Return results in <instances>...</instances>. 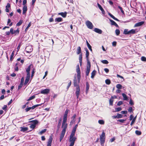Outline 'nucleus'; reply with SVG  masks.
Returning <instances> with one entry per match:
<instances>
[{
    "instance_id": "obj_47",
    "label": "nucleus",
    "mask_w": 146,
    "mask_h": 146,
    "mask_svg": "<svg viewBox=\"0 0 146 146\" xmlns=\"http://www.w3.org/2000/svg\"><path fill=\"white\" fill-rule=\"evenodd\" d=\"M141 60L143 61H146V57L145 56H142L141 57Z\"/></svg>"
},
{
    "instance_id": "obj_26",
    "label": "nucleus",
    "mask_w": 146,
    "mask_h": 146,
    "mask_svg": "<svg viewBox=\"0 0 146 146\" xmlns=\"http://www.w3.org/2000/svg\"><path fill=\"white\" fill-rule=\"evenodd\" d=\"M61 121L62 119L61 118H60L59 120L57 126L58 131V130L60 128V125H61Z\"/></svg>"
},
{
    "instance_id": "obj_24",
    "label": "nucleus",
    "mask_w": 146,
    "mask_h": 146,
    "mask_svg": "<svg viewBox=\"0 0 146 146\" xmlns=\"http://www.w3.org/2000/svg\"><path fill=\"white\" fill-rule=\"evenodd\" d=\"M78 126V124H76L74 126V127L73 128V129L71 133H75L76 131V129Z\"/></svg>"
},
{
    "instance_id": "obj_62",
    "label": "nucleus",
    "mask_w": 146,
    "mask_h": 146,
    "mask_svg": "<svg viewBox=\"0 0 146 146\" xmlns=\"http://www.w3.org/2000/svg\"><path fill=\"white\" fill-rule=\"evenodd\" d=\"M24 77H23L21 79V82L20 83H22V84H23V83H24Z\"/></svg>"
},
{
    "instance_id": "obj_9",
    "label": "nucleus",
    "mask_w": 146,
    "mask_h": 146,
    "mask_svg": "<svg viewBox=\"0 0 146 146\" xmlns=\"http://www.w3.org/2000/svg\"><path fill=\"white\" fill-rule=\"evenodd\" d=\"M50 90L49 89L46 88L42 90H41L40 93L41 94H48L49 93Z\"/></svg>"
},
{
    "instance_id": "obj_16",
    "label": "nucleus",
    "mask_w": 146,
    "mask_h": 146,
    "mask_svg": "<svg viewBox=\"0 0 146 146\" xmlns=\"http://www.w3.org/2000/svg\"><path fill=\"white\" fill-rule=\"evenodd\" d=\"M110 22H111V24L112 25H114L116 27H118L119 26L113 20L111 19L110 20Z\"/></svg>"
},
{
    "instance_id": "obj_36",
    "label": "nucleus",
    "mask_w": 146,
    "mask_h": 146,
    "mask_svg": "<svg viewBox=\"0 0 146 146\" xmlns=\"http://www.w3.org/2000/svg\"><path fill=\"white\" fill-rule=\"evenodd\" d=\"M35 97V95H34L31 97L29 98L27 100V101H30L32 100L33 99H34Z\"/></svg>"
},
{
    "instance_id": "obj_25",
    "label": "nucleus",
    "mask_w": 146,
    "mask_h": 146,
    "mask_svg": "<svg viewBox=\"0 0 146 146\" xmlns=\"http://www.w3.org/2000/svg\"><path fill=\"white\" fill-rule=\"evenodd\" d=\"M21 129V131L24 132L28 130V128L27 127H20Z\"/></svg>"
},
{
    "instance_id": "obj_10",
    "label": "nucleus",
    "mask_w": 146,
    "mask_h": 146,
    "mask_svg": "<svg viewBox=\"0 0 146 146\" xmlns=\"http://www.w3.org/2000/svg\"><path fill=\"white\" fill-rule=\"evenodd\" d=\"M31 67H33V65L32 64H31L30 65L28 66L27 68L26 69V72L27 73V75L30 76V71Z\"/></svg>"
},
{
    "instance_id": "obj_33",
    "label": "nucleus",
    "mask_w": 146,
    "mask_h": 146,
    "mask_svg": "<svg viewBox=\"0 0 146 146\" xmlns=\"http://www.w3.org/2000/svg\"><path fill=\"white\" fill-rule=\"evenodd\" d=\"M31 23L30 22L29 23L28 26H27V27H26V28L25 29V31L26 33L29 28L31 26Z\"/></svg>"
},
{
    "instance_id": "obj_27",
    "label": "nucleus",
    "mask_w": 146,
    "mask_h": 146,
    "mask_svg": "<svg viewBox=\"0 0 146 146\" xmlns=\"http://www.w3.org/2000/svg\"><path fill=\"white\" fill-rule=\"evenodd\" d=\"M122 95L123 97V100H128L127 96L125 94L122 93Z\"/></svg>"
},
{
    "instance_id": "obj_19",
    "label": "nucleus",
    "mask_w": 146,
    "mask_h": 146,
    "mask_svg": "<svg viewBox=\"0 0 146 146\" xmlns=\"http://www.w3.org/2000/svg\"><path fill=\"white\" fill-rule=\"evenodd\" d=\"M62 18L61 17H58L56 18L55 19V22H59L63 21Z\"/></svg>"
},
{
    "instance_id": "obj_43",
    "label": "nucleus",
    "mask_w": 146,
    "mask_h": 146,
    "mask_svg": "<svg viewBox=\"0 0 146 146\" xmlns=\"http://www.w3.org/2000/svg\"><path fill=\"white\" fill-rule=\"evenodd\" d=\"M68 113V110H66L64 114L63 117H67Z\"/></svg>"
},
{
    "instance_id": "obj_13",
    "label": "nucleus",
    "mask_w": 146,
    "mask_h": 146,
    "mask_svg": "<svg viewBox=\"0 0 146 146\" xmlns=\"http://www.w3.org/2000/svg\"><path fill=\"white\" fill-rule=\"evenodd\" d=\"M144 22L143 21H141L135 24L134 27H135L141 26L144 24Z\"/></svg>"
},
{
    "instance_id": "obj_28",
    "label": "nucleus",
    "mask_w": 146,
    "mask_h": 146,
    "mask_svg": "<svg viewBox=\"0 0 146 146\" xmlns=\"http://www.w3.org/2000/svg\"><path fill=\"white\" fill-rule=\"evenodd\" d=\"M81 52V49L80 46H78L77 48L76 52L77 54H80Z\"/></svg>"
},
{
    "instance_id": "obj_50",
    "label": "nucleus",
    "mask_w": 146,
    "mask_h": 146,
    "mask_svg": "<svg viewBox=\"0 0 146 146\" xmlns=\"http://www.w3.org/2000/svg\"><path fill=\"white\" fill-rule=\"evenodd\" d=\"M115 32L117 35H118L120 33V31L119 29H116Z\"/></svg>"
},
{
    "instance_id": "obj_64",
    "label": "nucleus",
    "mask_w": 146,
    "mask_h": 146,
    "mask_svg": "<svg viewBox=\"0 0 146 146\" xmlns=\"http://www.w3.org/2000/svg\"><path fill=\"white\" fill-rule=\"evenodd\" d=\"M27 2V0H23V5H25V4Z\"/></svg>"
},
{
    "instance_id": "obj_3",
    "label": "nucleus",
    "mask_w": 146,
    "mask_h": 146,
    "mask_svg": "<svg viewBox=\"0 0 146 146\" xmlns=\"http://www.w3.org/2000/svg\"><path fill=\"white\" fill-rule=\"evenodd\" d=\"M73 83L74 86H76V90L75 92L77 98H78L80 91V89L79 85L77 84V80L76 78L75 77L73 80Z\"/></svg>"
},
{
    "instance_id": "obj_56",
    "label": "nucleus",
    "mask_w": 146,
    "mask_h": 146,
    "mask_svg": "<svg viewBox=\"0 0 146 146\" xmlns=\"http://www.w3.org/2000/svg\"><path fill=\"white\" fill-rule=\"evenodd\" d=\"M87 46L88 48L92 52V46H91L90 45V44H88V45H87Z\"/></svg>"
},
{
    "instance_id": "obj_21",
    "label": "nucleus",
    "mask_w": 146,
    "mask_h": 146,
    "mask_svg": "<svg viewBox=\"0 0 146 146\" xmlns=\"http://www.w3.org/2000/svg\"><path fill=\"white\" fill-rule=\"evenodd\" d=\"M108 15L114 20L118 21H120L117 19L115 18L113 15L111 14V13H108Z\"/></svg>"
},
{
    "instance_id": "obj_58",
    "label": "nucleus",
    "mask_w": 146,
    "mask_h": 146,
    "mask_svg": "<svg viewBox=\"0 0 146 146\" xmlns=\"http://www.w3.org/2000/svg\"><path fill=\"white\" fill-rule=\"evenodd\" d=\"M113 100H111V99L109 100V103L110 105L111 106H112L113 104Z\"/></svg>"
},
{
    "instance_id": "obj_42",
    "label": "nucleus",
    "mask_w": 146,
    "mask_h": 146,
    "mask_svg": "<svg viewBox=\"0 0 146 146\" xmlns=\"http://www.w3.org/2000/svg\"><path fill=\"white\" fill-rule=\"evenodd\" d=\"M98 123L101 125L104 124V121L103 120H99L98 121Z\"/></svg>"
},
{
    "instance_id": "obj_39",
    "label": "nucleus",
    "mask_w": 146,
    "mask_h": 146,
    "mask_svg": "<svg viewBox=\"0 0 146 146\" xmlns=\"http://www.w3.org/2000/svg\"><path fill=\"white\" fill-rule=\"evenodd\" d=\"M106 84L108 85H109L111 83L110 80L109 79H107L105 80Z\"/></svg>"
},
{
    "instance_id": "obj_22",
    "label": "nucleus",
    "mask_w": 146,
    "mask_h": 146,
    "mask_svg": "<svg viewBox=\"0 0 146 146\" xmlns=\"http://www.w3.org/2000/svg\"><path fill=\"white\" fill-rule=\"evenodd\" d=\"M79 62L80 66L82 65V54H80L79 56Z\"/></svg>"
},
{
    "instance_id": "obj_20",
    "label": "nucleus",
    "mask_w": 146,
    "mask_h": 146,
    "mask_svg": "<svg viewBox=\"0 0 146 146\" xmlns=\"http://www.w3.org/2000/svg\"><path fill=\"white\" fill-rule=\"evenodd\" d=\"M90 85L88 82H86V92L87 94Z\"/></svg>"
},
{
    "instance_id": "obj_2",
    "label": "nucleus",
    "mask_w": 146,
    "mask_h": 146,
    "mask_svg": "<svg viewBox=\"0 0 146 146\" xmlns=\"http://www.w3.org/2000/svg\"><path fill=\"white\" fill-rule=\"evenodd\" d=\"M85 50L86 51V58L87 60V64L86 66V76L89 75L91 67L90 62L89 59V52L87 48H85Z\"/></svg>"
},
{
    "instance_id": "obj_61",
    "label": "nucleus",
    "mask_w": 146,
    "mask_h": 146,
    "mask_svg": "<svg viewBox=\"0 0 146 146\" xmlns=\"http://www.w3.org/2000/svg\"><path fill=\"white\" fill-rule=\"evenodd\" d=\"M123 104V102L122 101H119L117 104V105L118 106H119Z\"/></svg>"
},
{
    "instance_id": "obj_32",
    "label": "nucleus",
    "mask_w": 146,
    "mask_h": 146,
    "mask_svg": "<svg viewBox=\"0 0 146 146\" xmlns=\"http://www.w3.org/2000/svg\"><path fill=\"white\" fill-rule=\"evenodd\" d=\"M137 117V116H136L135 117H134L133 119H132V121L130 123V125L132 126L133 124L134 123L135 120L136 119Z\"/></svg>"
},
{
    "instance_id": "obj_55",
    "label": "nucleus",
    "mask_w": 146,
    "mask_h": 146,
    "mask_svg": "<svg viewBox=\"0 0 146 146\" xmlns=\"http://www.w3.org/2000/svg\"><path fill=\"white\" fill-rule=\"evenodd\" d=\"M54 16L53 15H52V17L50 18L49 19V21L50 22H52L54 21V19L52 18V17Z\"/></svg>"
},
{
    "instance_id": "obj_5",
    "label": "nucleus",
    "mask_w": 146,
    "mask_h": 146,
    "mask_svg": "<svg viewBox=\"0 0 146 146\" xmlns=\"http://www.w3.org/2000/svg\"><path fill=\"white\" fill-rule=\"evenodd\" d=\"M106 135L104 131L102 132V134L100 135V139L101 145L103 146L105 141Z\"/></svg>"
},
{
    "instance_id": "obj_15",
    "label": "nucleus",
    "mask_w": 146,
    "mask_h": 146,
    "mask_svg": "<svg viewBox=\"0 0 146 146\" xmlns=\"http://www.w3.org/2000/svg\"><path fill=\"white\" fill-rule=\"evenodd\" d=\"M67 13L66 12H61L58 13V14L59 15H61L63 17L65 18L67 15Z\"/></svg>"
},
{
    "instance_id": "obj_38",
    "label": "nucleus",
    "mask_w": 146,
    "mask_h": 146,
    "mask_svg": "<svg viewBox=\"0 0 146 146\" xmlns=\"http://www.w3.org/2000/svg\"><path fill=\"white\" fill-rule=\"evenodd\" d=\"M46 129H44L42 130L41 131L39 132V134L40 135H42L43 133L45 132L46 131Z\"/></svg>"
},
{
    "instance_id": "obj_44",
    "label": "nucleus",
    "mask_w": 146,
    "mask_h": 146,
    "mask_svg": "<svg viewBox=\"0 0 146 146\" xmlns=\"http://www.w3.org/2000/svg\"><path fill=\"white\" fill-rule=\"evenodd\" d=\"M118 7L120 9L122 13L123 14H124V12L123 10L122 7L119 6H118Z\"/></svg>"
},
{
    "instance_id": "obj_23",
    "label": "nucleus",
    "mask_w": 146,
    "mask_h": 146,
    "mask_svg": "<svg viewBox=\"0 0 146 146\" xmlns=\"http://www.w3.org/2000/svg\"><path fill=\"white\" fill-rule=\"evenodd\" d=\"M27 7L26 5L24 6L23 8V14L24 15L27 11Z\"/></svg>"
},
{
    "instance_id": "obj_60",
    "label": "nucleus",
    "mask_w": 146,
    "mask_h": 146,
    "mask_svg": "<svg viewBox=\"0 0 146 146\" xmlns=\"http://www.w3.org/2000/svg\"><path fill=\"white\" fill-rule=\"evenodd\" d=\"M128 111L129 112H132L133 111V109H132V108L131 107H129V108L128 109Z\"/></svg>"
},
{
    "instance_id": "obj_59",
    "label": "nucleus",
    "mask_w": 146,
    "mask_h": 146,
    "mask_svg": "<svg viewBox=\"0 0 146 146\" xmlns=\"http://www.w3.org/2000/svg\"><path fill=\"white\" fill-rule=\"evenodd\" d=\"M129 103L131 106L133 105L134 104L133 102L131 99H130V100Z\"/></svg>"
},
{
    "instance_id": "obj_14",
    "label": "nucleus",
    "mask_w": 146,
    "mask_h": 146,
    "mask_svg": "<svg viewBox=\"0 0 146 146\" xmlns=\"http://www.w3.org/2000/svg\"><path fill=\"white\" fill-rule=\"evenodd\" d=\"M30 75H27L26 77V78L25 80V82L24 83V85H26L28 83V82H29L30 78Z\"/></svg>"
},
{
    "instance_id": "obj_48",
    "label": "nucleus",
    "mask_w": 146,
    "mask_h": 146,
    "mask_svg": "<svg viewBox=\"0 0 146 146\" xmlns=\"http://www.w3.org/2000/svg\"><path fill=\"white\" fill-rule=\"evenodd\" d=\"M19 30L18 29H17L16 30H14V34H15V35H16V34H19Z\"/></svg>"
},
{
    "instance_id": "obj_29",
    "label": "nucleus",
    "mask_w": 146,
    "mask_h": 146,
    "mask_svg": "<svg viewBox=\"0 0 146 146\" xmlns=\"http://www.w3.org/2000/svg\"><path fill=\"white\" fill-rule=\"evenodd\" d=\"M29 122H31L33 123V125H36L38 123V121L36 120H32Z\"/></svg>"
},
{
    "instance_id": "obj_7",
    "label": "nucleus",
    "mask_w": 146,
    "mask_h": 146,
    "mask_svg": "<svg viewBox=\"0 0 146 146\" xmlns=\"http://www.w3.org/2000/svg\"><path fill=\"white\" fill-rule=\"evenodd\" d=\"M41 104H36L33 106L32 107H29L25 109V111L26 112H27L30 111L31 109L33 110L36 107L39 106L41 105Z\"/></svg>"
},
{
    "instance_id": "obj_53",
    "label": "nucleus",
    "mask_w": 146,
    "mask_h": 146,
    "mask_svg": "<svg viewBox=\"0 0 146 146\" xmlns=\"http://www.w3.org/2000/svg\"><path fill=\"white\" fill-rule=\"evenodd\" d=\"M10 33L11 34L13 35V34H14V31L13 30V28H11V29H10Z\"/></svg>"
},
{
    "instance_id": "obj_46",
    "label": "nucleus",
    "mask_w": 146,
    "mask_h": 146,
    "mask_svg": "<svg viewBox=\"0 0 146 146\" xmlns=\"http://www.w3.org/2000/svg\"><path fill=\"white\" fill-rule=\"evenodd\" d=\"M102 62L104 64H108L109 63V62L107 60H102Z\"/></svg>"
},
{
    "instance_id": "obj_45",
    "label": "nucleus",
    "mask_w": 146,
    "mask_h": 146,
    "mask_svg": "<svg viewBox=\"0 0 146 146\" xmlns=\"http://www.w3.org/2000/svg\"><path fill=\"white\" fill-rule=\"evenodd\" d=\"M77 80L78 83L80 82V80L81 75H77Z\"/></svg>"
},
{
    "instance_id": "obj_49",
    "label": "nucleus",
    "mask_w": 146,
    "mask_h": 146,
    "mask_svg": "<svg viewBox=\"0 0 146 146\" xmlns=\"http://www.w3.org/2000/svg\"><path fill=\"white\" fill-rule=\"evenodd\" d=\"M35 68H33V69L32 72V74L31 75V78H33V76H34V74L35 72Z\"/></svg>"
},
{
    "instance_id": "obj_4",
    "label": "nucleus",
    "mask_w": 146,
    "mask_h": 146,
    "mask_svg": "<svg viewBox=\"0 0 146 146\" xmlns=\"http://www.w3.org/2000/svg\"><path fill=\"white\" fill-rule=\"evenodd\" d=\"M75 133H71L70 135L69 141L70 142V144L69 146H73L75 143V141L76 139L75 137H74Z\"/></svg>"
},
{
    "instance_id": "obj_63",
    "label": "nucleus",
    "mask_w": 146,
    "mask_h": 146,
    "mask_svg": "<svg viewBox=\"0 0 146 146\" xmlns=\"http://www.w3.org/2000/svg\"><path fill=\"white\" fill-rule=\"evenodd\" d=\"M126 120V119H118L117 120V121H119L121 122H123V121H125Z\"/></svg>"
},
{
    "instance_id": "obj_17",
    "label": "nucleus",
    "mask_w": 146,
    "mask_h": 146,
    "mask_svg": "<svg viewBox=\"0 0 146 146\" xmlns=\"http://www.w3.org/2000/svg\"><path fill=\"white\" fill-rule=\"evenodd\" d=\"M76 70L77 73V75H81L80 70L78 64L77 65Z\"/></svg>"
},
{
    "instance_id": "obj_8",
    "label": "nucleus",
    "mask_w": 146,
    "mask_h": 146,
    "mask_svg": "<svg viewBox=\"0 0 146 146\" xmlns=\"http://www.w3.org/2000/svg\"><path fill=\"white\" fill-rule=\"evenodd\" d=\"M76 114H74L71 117V119L72 120L71 121L70 123V125H72L76 121Z\"/></svg>"
},
{
    "instance_id": "obj_34",
    "label": "nucleus",
    "mask_w": 146,
    "mask_h": 146,
    "mask_svg": "<svg viewBox=\"0 0 146 146\" xmlns=\"http://www.w3.org/2000/svg\"><path fill=\"white\" fill-rule=\"evenodd\" d=\"M23 23V20H20L18 23L16 24V26H19L21 25Z\"/></svg>"
},
{
    "instance_id": "obj_11",
    "label": "nucleus",
    "mask_w": 146,
    "mask_h": 146,
    "mask_svg": "<svg viewBox=\"0 0 146 146\" xmlns=\"http://www.w3.org/2000/svg\"><path fill=\"white\" fill-rule=\"evenodd\" d=\"M52 141V138L51 136L49 137L47 142V146H51Z\"/></svg>"
},
{
    "instance_id": "obj_30",
    "label": "nucleus",
    "mask_w": 146,
    "mask_h": 146,
    "mask_svg": "<svg viewBox=\"0 0 146 146\" xmlns=\"http://www.w3.org/2000/svg\"><path fill=\"white\" fill-rule=\"evenodd\" d=\"M96 71L95 70H93L91 73V78H93L96 75Z\"/></svg>"
},
{
    "instance_id": "obj_51",
    "label": "nucleus",
    "mask_w": 146,
    "mask_h": 146,
    "mask_svg": "<svg viewBox=\"0 0 146 146\" xmlns=\"http://www.w3.org/2000/svg\"><path fill=\"white\" fill-rule=\"evenodd\" d=\"M117 118H120L122 117L123 115L120 114L118 113L117 114Z\"/></svg>"
},
{
    "instance_id": "obj_37",
    "label": "nucleus",
    "mask_w": 146,
    "mask_h": 146,
    "mask_svg": "<svg viewBox=\"0 0 146 146\" xmlns=\"http://www.w3.org/2000/svg\"><path fill=\"white\" fill-rule=\"evenodd\" d=\"M123 33L125 35H127L129 34V31H128V29H125L124 30Z\"/></svg>"
},
{
    "instance_id": "obj_57",
    "label": "nucleus",
    "mask_w": 146,
    "mask_h": 146,
    "mask_svg": "<svg viewBox=\"0 0 146 146\" xmlns=\"http://www.w3.org/2000/svg\"><path fill=\"white\" fill-rule=\"evenodd\" d=\"M36 127V125H33L32 124H31L30 126V127L31 129H34Z\"/></svg>"
},
{
    "instance_id": "obj_54",
    "label": "nucleus",
    "mask_w": 146,
    "mask_h": 146,
    "mask_svg": "<svg viewBox=\"0 0 146 146\" xmlns=\"http://www.w3.org/2000/svg\"><path fill=\"white\" fill-rule=\"evenodd\" d=\"M23 84L20 83V84L18 86V89H20L23 86Z\"/></svg>"
},
{
    "instance_id": "obj_35",
    "label": "nucleus",
    "mask_w": 146,
    "mask_h": 146,
    "mask_svg": "<svg viewBox=\"0 0 146 146\" xmlns=\"http://www.w3.org/2000/svg\"><path fill=\"white\" fill-rule=\"evenodd\" d=\"M18 63H17L15 64V70L16 71H18L19 70V68L18 67Z\"/></svg>"
},
{
    "instance_id": "obj_6",
    "label": "nucleus",
    "mask_w": 146,
    "mask_h": 146,
    "mask_svg": "<svg viewBox=\"0 0 146 146\" xmlns=\"http://www.w3.org/2000/svg\"><path fill=\"white\" fill-rule=\"evenodd\" d=\"M86 24L88 28L90 29H92L93 25L92 23L89 21H87L86 22Z\"/></svg>"
},
{
    "instance_id": "obj_41",
    "label": "nucleus",
    "mask_w": 146,
    "mask_h": 146,
    "mask_svg": "<svg viewBox=\"0 0 146 146\" xmlns=\"http://www.w3.org/2000/svg\"><path fill=\"white\" fill-rule=\"evenodd\" d=\"M122 85L120 84H117L116 86L117 88L119 89H121L122 88Z\"/></svg>"
},
{
    "instance_id": "obj_40",
    "label": "nucleus",
    "mask_w": 146,
    "mask_h": 146,
    "mask_svg": "<svg viewBox=\"0 0 146 146\" xmlns=\"http://www.w3.org/2000/svg\"><path fill=\"white\" fill-rule=\"evenodd\" d=\"M136 134L138 135H141V131L138 130H136L135 131Z\"/></svg>"
},
{
    "instance_id": "obj_1",
    "label": "nucleus",
    "mask_w": 146,
    "mask_h": 146,
    "mask_svg": "<svg viewBox=\"0 0 146 146\" xmlns=\"http://www.w3.org/2000/svg\"><path fill=\"white\" fill-rule=\"evenodd\" d=\"M67 120V117H63V121L62 123V127L63 129L62 131L60 138V141H61L65 135L66 129L67 127L68 124L66 123Z\"/></svg>"
},
{
    "instance_id": "obj_31",
    "label": "nucleus",
    "mask_w": 146,
    "mask_h": 146,
    "mask_svg": "<svg viewBox=\"0 0 146 146\" xmlns=\"http://www.w3.org/2000/svg\"><path fill=\"white\" fill-rule=\"evenodd\" d=\"M129 34H135L136 32V30L134 29H132L129 31Z\"/></svg>"
},
{
    "instance_id": "obj_12",
    "label": "nucleus",
    "mask_w": 146,
    "mask_h": 146,
    "mask_svg": "<svg viewBox=\"0 0 146 146\" xmlns=\"http://www.w3.org/2000/svg\"><path fill=\"white\" fill-rule=\"evenodd\" d=\"M26 51L28 53H30L32 51V48L31 46H27L25 48Z\"/></svg>"
},
{
    "instance_id": "obj_18",
    "label": "nucleus",
    "mask_w": 146,
    "mask_h": 146,
    "mask_svg": "<svg viewBox=\"0 0 146 146\" xmlns=\"http://www.w3.org/2000/svg\"><path fill=\"white\" fill-rule=\"evenodd\" d=\"M94 31L99 34H101L102 33V31L101 30L97 28H95L94 29Z\"/></svg>"
},
{
    "instance_id": "obj_52",
    "label": "nucleus",
    "mask_w": 146,
    "mask_h": 146,
    "mask_svg": "<svg viewBox=\"0 0 146 146\" xmlns=\"http://www.w3.org/2000/svg\"><path fill=\"white\" fill-rule=\"evenodd\" d=\"M115 111H119L122 110V108H121L120 107H118L116 108L115 109Z\"/></svg>"
}]
</instances>
